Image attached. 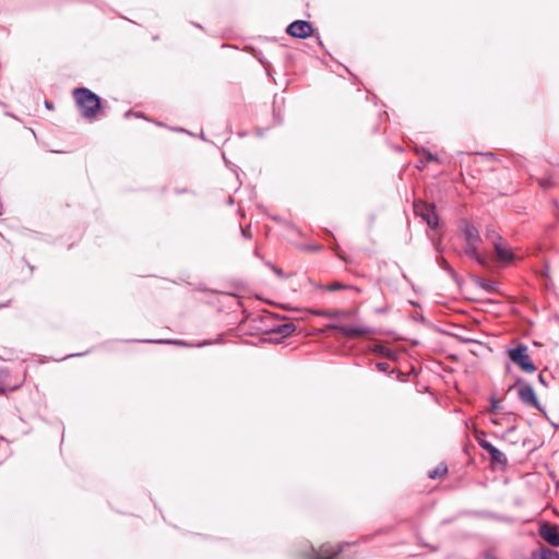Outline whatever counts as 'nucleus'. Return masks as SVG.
I'll list each match as a JSON object with an SVG mask.
<instances>
[{
	"instance_id": "nucleus-1",
	"label": "nucleus",
	"mask_w": 559,
	"mask_h": 559,
	"mask_svg": "<svg viewBox=\"0 0 559 559\" xmlns=\"http://www.w3.org/2000/svg\"><path fill=\"white\" fill-rule=\"evenodd\" d=\"M72 94L81 116L91 121L95 120L102 106L100 97L86 87H76Z\"/></svg>"
},
{
	"instance_id": "nucleus-2",
	"label": "nucleus",
	"mask_w": 559,
	"mask_h": 559,
	"mask_svg": "<svg viewBox=\"0 0 559 559\" xmlns=\"http://www.w3.org/2000/svg\"><path fill=\"white\" fill-rule=\"evenodd\" d=\"M313 314L330 319L325 330L337 331L342 336L349 337V312L346 310H313Z\"/></svg>"
},
{
	"instance_id": "nucleus-3",
	"label": "nucleus",
	"mask_w": 559,
	"mask_h": 559,
	"mask_svg": "<svg viewBox=\"0 0 559 559\" xmlns=\"http://www.w3.org/2000/svg\"><path fill=\"white\" fill-rule=\"evenodd\" d=\"M507 354L510 360L524 372L533 373L536 371V366L533 364L528 355V347L525 344L520 343L515 347L509 348Z\"/></svg>"
},
{
	"instance_id": "nucleus-4",
	"label": "nucleus",
	"mask_w": 559,
	"mask_h": 559,
	"mask_svg": "<svg viewBox=\"0 0 559 559\" xmlns=\"http://www.w3.org/2000/svg\"><path fill=\"white\" fill-rule=\"evenodd\" d=\"M414 213L421 217L431 229H436L439 225L438 215L435 205L428 204L424 201L414 202Z\"/></svg>"
},
{
	"instance_id": "nucleus-5",
	"label": "nucleus",
	"mask_w": 559,
	"mask_h": 559,
	"mask_svg": "<svg viewBox=\"0 0 559 559\" xmlns=\"http://www.w3.org/2000/svg\"><path fill=\"white\" fill-rule=\"evenodd\" d=\"M342 550V545L324 544L318 549H312L308 555V559H343Z\"/></svg>"
},
{
	"instance_id": "nucleus-6",
	"label": "nucleus",
	"mask_w": 559,
	"mask_h": 559,
	"mask_svg": "<svg viewBox=\"0 0 559 559\" xmlns=\"http://www.w3.org/2000/svg\"><path fill=\"white\" fill-rule=\"evenodd\" d=\"M495 252L499 261L511 262L514 259V253L510 247L506 243L500 235H495V238L490 237Z\"/></svg>"
},
{
	"instance_id": "nucleus-7",
	"label": "nucleus",
	"mask_w": 559,
	"mask_h": 559,
	"mask_svg": "<svg viewBox=\"0 0 559 559\" xmlns=\"http://www.w3.org/2000/svg\"><path fill=\"white\" fill-rule=\"evenodd\" d=\"M287 34L296 38H307L312 35V25L302 20H297L290 23L286 29Z\"/></svg>"
},
{
	"instance_id": "nucleus-8",
	"label": "nucleus",
	"mask_w": 559,
	"mask_h": 559,
	"mask_svg": "<svg viewBox=\"0 0 559 559\" xmlns=\"http://www.w3.org/2000/svg\"><path fill=\"white\" fill-rule=\"evenodd\" d=\"M539 535L550 546H559V531L556 525L548 522L542 523L539 526Z\"/></svg>"
},
{
	"instance_id": "nucleus-9",
	"label": "nucleus",
	"mask_w": 559,
	"mask_h": 559,
	"mask_svg": "<svg viewBox=\"0 0 559 559\" xmlns=\"http://www.w3.org/2000/svg\"><path fill=\"white\" fill-rule=\"evenodd\" d=\"M519 399L527 406L540 409V403L533 386L528 383L522 384L518 391Z\"/></svg>"
},
{
	"instance_id": "nucleus-10",
	"label": "nucleus",
	"mask_w": 559,
	"mask_h": 559,
	"mask_svg": "<svg viewBox=\"0 0 559 559\" xmlns=\"http://www.w3.org/2000/svg\"><path fill=\"white\" fill-rule=\"evenodd\" d=\"M462 233L466 243H479L481 240L478 229L467 221L464 222Z\"/></svg>"
},
{
	"instance_id": "nucleus-11",
	"label": "nucleus",
	"mask_w": 559,
	"mask_h": 559,
	"mask_svg": "<svg viewBox=\"0 0 559 559\" xmlns=\"http://www.w3.org/2000/svg\"><path fill=\"white\" fill-rule=\"evenodd\" d=\"M464 252L469 259L476 261L480 265H485L486 260L478 252V243H466Z\"/></svg>"
},
{
	"instance_id": "nucleus-12",
	"label": "nucleus",
	"mask_w": 559,
	"mask_h": 559,
	"mask_svg": "<svg viewBox=\"0 0 559 559\" xmlns=\"http://www.w3.org/2000/svg\"><path fill=\"white\" fill-rule=\"evenodd\" d=\"M489 459L492 464H497L500 466H507L508 465V457L507 455L501 452L498 448L490 449Z\"/></svg>"
},
{
	"instance_id": "nucleus-13",
	"label": "nucleus",
	"mask_w": 559,
	"mask_h": 559,
	"mask_svg": "<svg viewBox=\"0 0 559 559\" xmlns=\"http://www.w3.org/2000/svg\"><path fill=\"white\" fill-rule=\"evenodd\" d=\"M475 284L484 289L487 293H496L498 292V283L491 280H487L484 277H476L474 280Z\"/></svg>"
},
{
	"instance_id": "nucleus-14",
	"label": "nucleus",
	"mask_w": 559,
	"mask_h": 559,
	"mask_svg": "<svg viewBox=\"0 0 559 559\" xmlns=\"http://www.w3.org/2000/svg\"><path fill=\"white\" fill-rule=\"evenodd\" d=\"M533 559H559V552L547 547H540L534 551Z\"/></svg>"
},
{
	"instance_id": "nucleus-15",
	"label": "nucleus",
	"mask_w": 559,
	"mask_h": 559,
	"mask_svg": "<svg viewBox=\"0 0 559 559\" xmlns=\"http://www.w3.org/2000/svg\"><path fill=\"white\" fill-rule=\"evenodd\" d=\"M296 330V325L292 322L289 323H283V324H280L277 325L273 332L275 334H278L281 337H287L289 335H292Z\"/></svg>"
},
{
	"instance_id": "nucleus-16",
	"label": "nucleus",
	"mask_w": 559,
	"mask_h": 559,
	"mask_svg": "<svg viewBox=\"0 0 559 559\" xmlns=\"http://www.w3.org/2000/svg\"><path fill=\"white\" fill-rule=\"evenodd\" d=\"M424 158L419 160V165L417 166L419 169H424L426 165L430 162H439V158L436 154L429 152L426 148H423Z\"/></svg>"
},
{
	"instance_id": "nucleus-17",
	"label": "nucleus",
	"mask_w": 559,
	"mask_h": 559,
	"mask_svg": "<svg viewBox=\"0 0 559 559\" xmlns=\"http://www.w3.org/2000/svg\"><path fill=\"white\" fill-rule=\"evenodd\" d=\"M448 473V466L444 463H440L436 468L428 472V477L431 479L441 478Z\"/></svg>"
},
{
	"instance_id": "nucleus-18",
	"label": "nucleus",
	"mask_w": 559,
	"mask_h": 559,
	"mask_svg": "<svg viewBox=\"0 0 559 559\" xmlns=\"http://www.w3.org/2000/svg\"><path fill=\"white\" fill-rule=\"evenodd\" d=\"M321 288H323L325 290H329V292H335V290H338V289H347V285L343 284V283H340V282H334V283L329 284V285H322Z\"/></svg>"
},
{
	"instance_id": "nucleus-19",
	"label": "nucleus",
	"mask_w": 559,
	"mask_h": 559,
	"mask_svg": "<svg viewBox=\"0 0 559 559\" xmlns=\"http://www.w3.org/2000/svg\"><path fill=\"white\" fill-rule=\"evenodd\" d=\"M350 332H352V336L354 335H361V334H370L373 332V329H370V328H357V326H354L352 325V329H350Z\"/></svg>"
},
{
	"instance_id": "nucleus-20",
	"label": "nucleus",
	"mask_w": 559,
	"mask_h": 559,
	"mask_svg": "<svg viewBox=\"0 0 559 559\" xmlns=\"http://www.w3.org/2000/svg\"><path fill=\"white\" fill-rule=\"evenodd\" d=\"M373 352H379L381 353L382 355L386 356V357H391L392 356V350L383 345H373V348H372Z\"/></svg>"
},
{
	"instance_id": "nucleus-21",
	"label": "nucleus",
	"mask_w": 559,
	"mask_h": 559,
	"mask_svg": "<svg viewBox=\"0 0 559 559\" xmlns=\"http://www.w3.org/2000/svg\"><path fill=\"white\" fill-rule=\"evenodd\" d=\"M442 267L453 277L455 278L456 277V273L455 271L449 265V263L443 260L442 262Z\"/></svg>"
},
{
	"instance_id": "nucleus-22",
	"label": "nucleus",
	"mask_w": 559,
	"mask_h": 559,
	"mask_svg": "<svg viewBox=\"0 0 559 559\" xmlns=\"http://www.w3.org/2000/svg\"><path fill=\"white\" fill-rule=\"evenodd\" d=\"M376 368L381 372H388L390 365L388 362H377Z\"/></svg>"
},
{
	"instance_id": "nucleus-23",
	"label": "nucleus",
	"mask_w": 559,
	"mask_h": 559,
	"mask_svg": "<svg viewBox=\"0 0 559 559\" xmlns=\"http://www.w3.org/2000/svg\"><path fill=\"white\" fill-rule=\"evenodd\" d=\"M479 445H480L484 450H486L488 453L490 452V449H493V448H495V445H493V444H491L490 442H488V441H486V440H480V441H479Z\"/></svg>"
},
{
	"instance_id": "nucleus-24",
	"label": "nucleus",
	"mask_w": 559,
	"mask_h": 559,
	"mask_svg": "<svg viewBox=\"0 0 559 559\" xmlns=\"http://www.w3.org/2000/svg\"><path fill=\"white\" fill-rule=\"evenodd\" d=\"M272 271L278 276L284 277V272L275 265H271Z\"/></svg>"
},
{
	"instance_id": "nucleus-25",
	"label": "nucleus",
	"mask_w": 559,
	"mask_h": 559,
	"mask_svg": "<svg viewBox=\"0 0 559 559\" xmlns=\"http://www.w3.org/2000/svg\"><path fill=\"white\" fill-rule=\"evenodd\" d=\"M240 229H241V234H242V236H243L245 238H248V239H249V238H251V237H252V235H251V233H250V230H249V227H247V228L240 227Z\"/></svg>"
},
{
	"instance_id": "nucleus-26",
	"label": "nucleus",
	"mask_w": 559,
	"mask_h": 559,
	"mask_svg": "<svg viewBox=\"0 0 559 559\" xmlns=\"http://www.w3.org/2000/svg\"><path fill=\"white\" fill-rule=\"evenodd\" d=\"M305 248L310 251H318V250H321L323 247L321 245H311V246H307Z\"/></svg>"
},
{
	"instance_id": "nucleus-27",
	"label": "nucleus",
	"mask_w": 559,
	"mask_h": 559,
	"mask_svg": "<svg viewBox=\"0 0 559 559\" xmlns=\"http://www.w3.org/2000/svg\"><path fill=\"white\" fill-rule=\"evenodd\" d=\"M539 183L544 189H548L550 187L549 180H542Z\"/></svg>"
},
{
	"instance_id": "nucleus-28",
	"label": "nucleus",
	"mask_w": 559,
	"mask_h": 559,
	"mask_svg": "<svg viewBox=\"0 0 559 559\" xmlns=\"http://www.w3.org/2000/svg\"><path fill=\"white\" fill-rule=\"evenodd\" d=\"M490 404H491V408L492 409L498 408L499 403H498V401L496 399H491L490 400Z\"/></svg>"
},
{
	"instance_id": "nucleus-29",
	"label": "nucleus",
	"mask_w": 559,
	"mask_h": 559,
	"mask_svg": "<svg viewBox=\"0 0 559 559\" xmlns=\"http://www.w3.org/2000/svg\"><path fill=\"white\" fill-rule=\"evenodd\" d=\"M495 235H498L495 230H489L487 231V238L490 240V237L495 238Z\"/></svg>"
},
{
	"instance_id": "nucleus-30",
	"label": "nucleus",
	"mask_w": 559,
	"mask_h": 559,
	"mask_svg": "<svg viewBox=\"0 0 559 559\" xmlns=\"http://www.w3.org/2000/svg\"><path fill=\"white\" fill-rule=\"evenodd\" d=\"M485 157L489 158V159H493L495 158V154L491 153V152H487V153H484L483 154Z\"/></svg>"
},
{
	"instance_id": "nucleus-31",
	"label": "nucleus",
	"mask_w": 559,
	"mask_h": 559,
	"mask_svg": "<svg viewBox=\"0 0 559 559\" xmlns=\"http://www.w3.org/2000/svg\"><path fill=\"white\" fill-rule=\"evenodd\" d=\"M485 559H498L496 556L491 555V554H487L485 556Z\"/></svg>"
},
{
	"instance_id": "nucleus-32",
	"label": "nucleus",
	"mask_w": 559,
	"mask_h": 559,
	"mask_svg": "<svg viewBox=\"0 0 559 559\" xmlns=\"http://www.w3.org/2000/svg\"><path fill=\"white\" fill-rule=\"evenodd\" d=\"M337 255H338L342 260L346 261V258L344 257V254H343L342 252H338V253H337Z\"/></svg>"
},
{
	"instance_id": "nucleus-33",
	"label": "nucleus",
	"mask_w": 559,
	"mask_h": 559,
	"mask_svg": "<svg viewBox=\"0 0 559 559\" xmlns=\"http://www.w3.org/2000/svg\"><path fill=\"white\" fill-rule=\"evenodd\" d=\"M350 78H352V85H353V84L355 83V81L357 80V78H356V76H354V74H353V73L350 74Z\"/></svg>"
},
{
	"instance_id": "nucleus-34",
	"label": "nucleus",
	"mask_w": 559,
	"mask_h": 559,
	"mask_svg": "<svg viewBox=\"0 0 559 559\" xmlns=\"http://www.w3.org/2000/svg\"><path fill=\"white\" fill-rule=\"evenodd\" d=\"M350 289H352V292H353V290H356L357 293H359V292H360L358 288L354 287L353 285L350 286Z\"/></svg>"
},
{
	"instance_id": "nucleus-35",
	"label": "nucleus",
	"mask_w": 559,
	"mask_h": 559,
	"mask_svg": "<svg viewBox=\"0 0 559 559\" xmlns=\"http://www.w3.org/2000/svg\"><path fill=\"white\" fill-rule=\"evenodd\" d=\"M156 343H168L169 341H163V340H159V341H155Z\"/></svg>"
},
{
	"instance_id": "nucleus-36",
	"label": "nucleus",
	"mask_w": 559,
	"mask_h": 559,
	"mask_svg": "<svg viewBox=\"0 0 559 559\" xmlns=\"http://www.w3.org/2000/svg\"><path fill=\"white\" fill-rule=\"evenodd\" d=\"M539 381H540V382H544V379H543V376H542V374L539 376Z\"/></svg>"
}]
</instances>
